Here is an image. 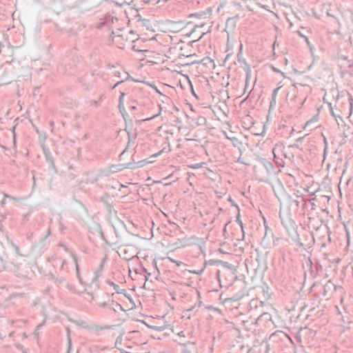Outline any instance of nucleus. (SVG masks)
Here are the masks:
<instances>
[{"label": "nucleus", "mask_w": 353, "mask_h": 353, "mask_svg": "<svg viewBox=\"0 0 353 353\" xmlns=\"http://www.w3.org/2000/svg\"><path fill=\"white\" fill-rule=\"evenodd\" d=\"M138 35L133 31L125 30H118L117 32H112L110 34L112 42L121 49L131 46L134 51L141 52L143 50L136 48V45L133 44L138 40Z\"/></svg>", "instance_id": "obj_1"}, {"label": "nucleus", "mask_w": 353, "mask_h": 353, "mask_svg": "<svg viewBox=\"0 0 353 353\" xmlns=\"http://www.w3.org/2000/svg\"><path fill=\"white\" fill-rule=\"evenodd\" d=\"M96 305L99 307H108V310L110 312V316H114L115 314L119 311H124L122 305L113 300H111L108 302L99 301L96 303Z\"/></svg>", "instance_id": "obj_2"}, {"label": "nucleus", "mask_w": 353, "mask_h": 353, "mask_svg": "<svg viewBox=\"0 0 353 353\" xmlns=\"http://www.w3.org/2000/svg\"><path fill=\"white\" fill-rule=\"evenodd\" d=\"M241 48L242 46H241V49L239 52L237 54V61L240 64V67L243 69V70L245 72V76H246V85H249L250 79H251V68L250 67V65L247 63L245 59L243 57L241 54Z\"/></svg>", "instance_id": "obj_3"}, {"label": "nucleus", "mask_w": 353, "mask_h": 353, "mask_svg": "<svg viewBox=\"0 0 353 353\" xmlns=\"http://www.w3.org/2000/svg\"><path fill=\"white\" fill-rule=\"evenodd\" d=\"M255 323L259 326L270 327L274 324V322L270 313L263 312L255 320Z\"/></svg>", "instance_id": "obj_4"}, {"label": "nucleus", "mask_w": 353, "mask_h": 353, "mask_svg": "<svg viewBox=\"0 0 353 353\" xmlns=\"http://www.w3.org/2000/svg\"><path fill=\"white\" fill-rule=\"evenodd\" d=\"M148 162L146 159L141 160L137 162H130L127 164H120L119 165H112L113 168L119 167L117 170L121 171L123 169L134 170L136 168H142Z\"/></svg>", "instance_id": "obj_5"}, {"label": "nucleus", "mask_w": 353, "mask_h": 353, "mask_svg": "<svg viewBox=\"0 0 353 353\" xmlns=\"http://www.w3.org/2000/svg\"><path fill=\"white\" fill-rule=\"evenodd\" d=\"M19 269V265L15 264L12 261H6L0 256V272L2 270H8L17 273Z\"/></svg>", "instance_id": "obj_6"}, {"label": "nucleus", "mask_w": 353, "mask_h": 353, "mask_svg": "<svg viewBox=\"0 0 353 353\" xmlns=\"http://www.w3.org/2000/svg\"><path fill=\"white\" fill-rule=\"evenodd\" d=\"M253 346L254 347H259L258 353H268L270 350V345L266 339H263L261 342L256 340Z\"/></svg>", "instance_id": "obj_7"}, {"label": "nucleus", "mask_w": 353, "mask_h": 353, "mask_svg": "<svg viewBox=\"0 0 353 353\" xmlns=\"http://www.w3.org/2000/svg\"><path fill=\"white\" fill-rule=\"evenodd\" d=\"M12 82V79L9 76L8 72L2 67L0 68V87L7 85Z\"/></svg>", "instance_id": "obj_8"}, {"label": "nucleus", "mask_w": 353, "mask_h": 353, "mask_svg": "<svg viewBox=\"0 0 353 353\" xmlns=\"http://www.w3.org/2000/svg\"><path fill=\"white\" fill-rule=\"evenodd\" d=\"M41 147H42L43 154H44L46 161L50 163L52 169L53 170H54L55 172H57V168H56V166L54 164V159H53L51 152H50L48 148H47L46 147V145L44 144H42Z\"/></svg>", "instance_id": "obj_9"}, {"label": "nucleus", "mask_w": 353, "mask_h": 353, "mask_svg": "<svg viewBox=\"0 0 353 353\" xmlns=\"http://www.w3.org/2000/svg\"><path fill=\"white\" fill-rule=\"evenodd\" d=\"M239 19V15H236L232 17H229L226 21L225 30H228L229 31L232 32L236 28V25Z\"/></svg>", "instance_id": "obj_10"}, {"label": "nucleus", "mask_w": 353, "mask_h": 353, "mask_svg": "<svg viewBox=\"0 0 353 353\" xmlns=\"http://www.w3.org/2000/svg\"><path fill=\"white\" fill-rule=\"evenodd\" d=\"M339 61L341 63V68H344L345 72H350L347 69H351L353 67V61L347 60L345 57H340Z\"/></svg>", "instance_id": "obj_11"}, {"label": "nucleus", "mask_w": 353, "mask_h": 353, "mask_svg": "<svg viewBox=\"0 0 353 353\" xmlns=\"http://www.w3.org/2000/svg\"><path fill=\"white\" fill-rule=\"evenodd\" d=\"M301 202L303 203V206L306 205L305 201L303 198L301 199V201L293 199H289L288 201V205L295 210L298 209Z\"/></svg>", "instance_id": "obj_12"}, {"label": "nucleus", "mask_w": 353, "mask_h": 353, "mask_svg": "<svg viewBox=\"0 0 353 353\" xmlns=\"http://www.w3.org/2000/svg\"><path fill=\"white\" fill-rule=\"evenodd\" d=\"M104 259L101 262L99 268L94 272V277L92 280L93 282L97 283L99 280V278L101 276L102 272L103 271V267H104Z\"/></svg>", "instance_id": "obj_13"}, {"label": "nucleus", "mask_w": 353, "mask_h": 353, "mask_svg": "<svg viewBox=\"0 0 353 353\" xmlns=\"http://www.w3.org/2000/svg\"><path fill=\"white\" fill-rule=\"evenodd\" d=\"M279 89H280V88H276L272 92V98H271V101L270 103V110L274 109L276 107V95H277V93H278V91Z\"/></svg>", "instance_id": "obj_14"}, {"label": "nucleus", "mask_w": 353, "mask_h": 353, "mask_svg": "<svg viewBox=\"0 0 353 353\" xmlns=\"http://www.w3.org/2000/svg\"><path fill=\"white\" fill-rule=\"evenodd\" d=\"M276 337H279L281 339H283V338H288V339L290 340V336L286 333H285L283 331H280V330H277L275 332H274L273 334H272L270 336L269 339H274Z\"/></svg>", "instance_id": "obj_15"}, {"label": "nucleus", "mask_w": 353, "mask_h": 353, "mask_svg": "<svg viewBox=\"0 0 353 353\" xmlns=\"http://www.w3.org/2000/svg\"><path fill=\"white\" fill-rule=\"evenodd\" d=\"M219 264H223L225 266H227L228 263V262H223L221 260H209L206 261L204 263V268H205L207 265H219Z\"/></svg>", "instance_id": "obj_16"}, {"label": "nucleus", "mask_w": 353, "mask_h": 353, "mask_svg": "<svg viewBox=\"0 0 353 353\" xmlns=\"http://www.w3.org/2000/svg\"><path fill=\"white\" fill-rule=\"evenodd\" d=\"M329 106H330V112L331 115L335 119L337 123L339 124L338 119H339L341 121H343L342 116L339 114V112H335L334 110V108L332 107L331 103H329Z\"/></svg>", "instance_id": "obj_17"}, {"label": "nucleus", "mask_w": 353, "mask_h": 353, "mask_svg": "<svg viewBox=\"0 0 353 353\" xmlns=\"http://www.w3.org/2000/svg\"><path fill=\"white\" fill-rule=\"evenodd\" d=\"M72 259L75 263V267H76V271H77V276L79 280V282L81 283V284H83V282L80 276V274H79V264H78V261H77V257L75 254H72Z\"/></svg>", "instance_id": "obj_18"}, {"label": "nucleus", "mask_w": 353, "mask_h": 353, "mask_svg": "<svg viewBox=\"0 0 353 353\" xmlns=\"http://www.w3.org/2000/svg\"><path fill=\"white\" fill-rule=\"evenodd\" d=\"M105 209L108 212V213L110 214V215H114L116 216L117 215V211L114 210L113 205L108 203V202H105Z\"/></svg>", "instance_id": "obj_19"}, {"label": "nucleus", "mask_w": 353, "mask_h": 353, "mask_svg": "<svg viewBox=\"0 0 353 353\" xmlns=\"http://www.w3.org/2000/svg\"><path fill=\"white\" fill-rule=\"evenodd\" d=\"M87 329L88 330H92L95 332H100V331H102L104 329H108L110 328L109 326H104V327H102V326H100V325H88L86 327Z\"/></svg>", "instance_id": "obj_20"}, {"label": "nucleus", "mask_w": 353, "mask_h": 353, "mask_svg": "<svg viewBox=\"0 0 353 353\" xmlns=\"http://www.w3.org/2000/svg\"><path fill=\"white\" fill-rule=\"evenodd\" d=\"M209 14V12L201 11L190 14V17H196L198 18H206V16Z\"/></svg>", "instance_id": "obj_21"}, {"label": "nucleus", "mask_w": 353, "mask_h": 353, "mask_svg": "<svg viewBox=\"0 0 353 353\" xmlns=\"http://www.w3.org/2000/svg\"><path fill=\"white\" fill-rule=\"evenodd\" d=\"M107 283L110 285H112L113 286L114 290L119 293V294H122L123 292H125V290H120L119 288V285L114 283V282L112 281H108Z\"/></svg>", "instance_id": "obj_22"}, {"label": "nucleus", "mask_w": 353, "mask_h": 353, "mask_svg": "<svg viewBox=\"0 0 353 353\" xmlns=\"http://www.w3.org/2000/svg\"><path fill=\"white\" fill-rule=\"evenodd\" d=\"M250 349L248 346H244L241 345L239 346V350H236V352L235 353H250Z\"/></svg>", "instance_id": "obj_23"}, {"label": "nucleus", "mask_w": 353, "mask_h": 353, "mask_svg": "<svg viewBox=\"0 0 353 353\" xmlns=\"http://www.w3.org/2000/svg\"><path fill=\"white\" fill-rule=\"evenodd\" d=\"M60 270L64 273L68 272V265L65 260H63L60 267Z\"/></svg>", "instance_id": "obj_24"}, {"label": "nucleus", "mask_w": 353, "mask_h": 353, "mask_svg": "<svg viewBox=\"0 0 353 353\" xmlns=\"http://www.w3.org/2000/svg\"><path fill=\"white\" fill-rule=\"evenodd\" d=\"M67 288L73 294H79V292L73 284L68 283Z\"/></svg>", "instance_id": "obj_25"}, {"label": "nucleus", "mask_w": 353, "mask_h": 353, "mask_svg": "<svg viewBox=\"0 0 353 353\" xmlns=\"http://www.w3.org/2000/svg\"><path fill=\"white\" fill-rule=\"evenodd\" d=\"M85 294L84 299L89 302H92L94 297L92 293L90 292H83Z\"/></svg>", "instance_id": "obj_26"}, {"label": "nucleus", "mask_w": 353, "mask_h": 353, "mask_svg": "<svg viewBox=\"0 0 353 353\" xmlns=\"http://www.w3.org/2000/svg\"><path fill=\"white\" fill-rule=\"evenodd\" d=\"M125 95V94L123 92H121V94H120V97H119V105H118V107L121 106V108H123V105H123V99H124Z\"/></svg>", "instance_id": "obj_27"}, {"label": "nucleus", "mask_w": 353, "mask_h": 353, "mask_svg": "<svg viewBox=\"0 0 353 353\" xmlns=\"http://www.w3.org/2000/svg\"><path fill=\"white\" fill-rule=\"evenodd\" d=\"M150 327L156 331H163L168 327V325H164L162 326H151Z\"/></svg>", "instance_id": "obj_28"}, {"label": "nucleus", "mask_w": 353, "mask_h": 353, "mask_svg": "<svg viewBox=\"0 0 353 353\" xmlns=\"http://www.w3.org/2000/svg\"><path fill=\"white\" fill-rule=\"evenodd\" d=\"M296 245L300 248H304V244L301 241L299 235L296 234V238L294 239Z\"/></svg>", "instance_id": "obj_29"}, {"label": "nucleus", "mask_w": 353, "mask_h": 353, "mask_svg": "<svg viewBox=\"0 0 353 353\" xmlns=\"http://www.w3.org/2000/svg\"><path fill=\"white\" fill-rule=\"evenodd\" d=\"M4 198H8V199H10L14 201H16V202H18V201H21V199L20 198H18V197H14V196H10L6 193H4Z\"/></svg>", "instance_id": "obj_30"}, {"label": "nucleus", "mask_w": 353, "mask_h": 353, "mask_svg": "<svg viewBox=\"0 0 353 353\" xmlns=\"http://www.w3.org/2000/svg\"><path fill=\"white\" fill-rule=\"evenodd\" d=\"M102 99V96H100L98 100L90 101V103L92 106H98L99 101Z\"/></svg>", "instance_id": "obj_31"}, {"label": "nucleus", "mask_w": 353, "mask_h": 353, "mask_svg": "<svg viewBox=\"0 0 353 353\" xmlns=\"http://www.w3.org/2000/svg\"><path fill=\"white\" fill-rule=\"evenodd\" d=\"M65 280V276H56L55 280L54 281L57 283H62Z\"/></svg>", "instance_id": "obj_32"}, {"label": "nucleus", "mask_w": 353, "mask_h": 353, "mask_svg": "<svg viewBox=\"0 0 353 353\" xmlns=\"http://www.w3.org/2000/svg\"><path fill=\"white\" fill-rule=\"evenodd\" d=\"M318 120V115H315L314 117H313V118H312L311 119H310L309 121H307L305 123V126H307L309 125L312 122H315Z\"/></svg>", "instance_id": "obj_33"}, {"label": "nucleus", "mask_w": 353, "mask_h": 353, "mask_svg": "<svg viewBox=\"0 0 353 353\" xmlns=\"http://www.w3.org/2000/svg\"><path fill=\"white\" fill-rule=\"evenodd\" d=\"M118 108L119 109V111H120L121 114H122V116L125 119V115H127V112H126V110L125 109L124 105H123V108H121V106L118 107Z\"/></svg>", "instance_id": "obj_34"}, {"label": "nucleus", "mask_w": 353, "mask_h": 353, "mask_svg": "<svg viewBox=\"0 0 353 353\" xmlns=\"http://www.w3.org/2000/svg\"><path fill=\"white\" fill-rule=\"evenodd\" d=\"M169 260L170 261H172V263H174L178 267L181 266L182 264H183V263L182 261H176L174 259H172L170 257H168Z\"/></svg>", "instance_id": "obj_35"}, {"label": "nucleus", "mask_w": 353, "mask_h": 353, "mask_svg": "<svg viewBox=\"0 0 353 353\" xmlns=\"http://www.w3.org/2000/svg\"><path fill=\"white\" fill-rule=\"evenodd\" d=\"M264 165L265 166L266 169H268L269 168L272 169L274 167L272 163L269 161H265Z\"/></svg>", "instance_id": "obj_36"}, {"label": "nucleus", "mask_w": 353, "mask_h": 353, "mask_svg": "<svg viewBox=\"0 0 353 353\" xmlns=\"http://www.w3.org/2000/svg\"><path fill=\"white\" fill-rule=\"evenodd\" d=\"M244 295H245V293H244V292L241 293V294H235V295H234V299H235L236 300L240 299H241L242 297H243V296H244Z\"/></svg>", "instance_id": "obj_37"}, {"label": "nucleus", "mask_w": 353, "mask_h": 353, "mask_svg": "<svg viewBox=\"0 0 353 353\" xmlns=\"http://www.w3.org/2000/svg\"><path fill=\"white\" fill-rule=\"evenodd\" d=\"M13 247H14V250H15L16 253H17L18 255H19V256H22V254H21V252H20L19 248L17 245H14V244H13Z\"/></svg>", "instance_id": "obj_38"}, {"label": "nucleus", "mask_w": 353, "mask_h": 353, "mask_svg": "<svg viewBox=\"0 0 353 353\" xmlns=\"http://www.w3.org/2000/svg\"><path fill=\"white\" fill-rule=\"evenodd\" d=\"M282 240V239L281 238H275L273 239V245H279V242Z\"/></svg>", "instance_id": "obj_39"}, {"label": "nucleus", "mask_w": 353, "mask_h": 353, "mask_svg": "<svg viewBox=\"0 0 353 353\" xmlns=\"http://www.w3.org/2000/svg\"><path fill=\"white\" fill-rule=\"evenodd\" d=\"M47 276H48V279L53 280V281H54L55 278H56V276L53 274H48L47 275Z\"/></svg>", "instance_id": "obj_40"}, {"label": "nucleus", "mask_w": 353, "mask_h": 353, "mask_svg": "<svg viewBox=\"0 0 353 353\" xmlns=\"http://www.w3.org/2000/svg\"><path fill=\"white\" fill-rule=\"evenodd\" d=\"M204 269H205V268L203 267V268H202L201 270H200L193 271L192 272H193V273H195V274H196L200 275V274H201L203 273V272L204 271Z\"/></svg>", "instance_id": "obj_41"}, {"label": "nucleus", "mask_w": 353, "mask_h": 353, "mask_svg": "<svg viewBox=\"0 0 353 353\" xmlns=\"http://www.w3.org/2000/svg\"><path fill=\"white\" fill-rule=\"evenodd\" d=\"M144 272L147 273V275L145 276V280H148L149 276H150V273H148L147 270L145 268H143Z\"/></svg>", "instance_id": "obj_42"}, {"label": "nucleus", "mask_w": 353, "mask_h": 353, "mask_svg": "<svg viewBox=\"0 0 353 353\" xmlns=\"http://www.w3.org/2000/svg\"><path fill=\"white\" fill-rule=\"evenodd\" d=\"M236 222L239 224V225L241 226V228L243 229V223L242 221L240 220L239 217L237 216L236 218Z\"/></svg>", "instance_id": "obj_43"}, {"label": "nucleus", "mask_w": 353, "mask_h": 353, "mask_svg": "<svg viewBox=\"0 0 353 353\" xmlns=\"http://www.w3.org/2000/svg\"><path fill=\"white\" fill-rule=\"evenodd\" d=\"M122 83H123V81H118L117 83H115L113 87L112 88V89H114L116 87H117L119 85L121 84Z\"/></svg>", "instance_id": "obj_44"}, {"label": "nucleus", "mask_w": 353, "mask_h": 353, "mask_svg": "<svg viewBox=\"0 0 353 353\" xmlns=\"http://www.w3.org/2000/svg\"><path fill=\"white\" fill-rule=\"evenodd\" d=\"M250 96H251V97H253V89L249 92V94L247 96L245 100H247Z\"/></svg>", "instance_id": "obj_45"}, {"label": "nucleus", "mask_w": 353, "mask_h": 353, "mask_svg": "<svg viewBox=\"0 0 353 353\" xmlns=\"http://www.w3.org/2000/svg\"><path fill=\"white\" fill-rule=\"evenodd\" d=\"M129 110H130V111H134V110H137V106H135V105H130V106H129Z\"/></svg>", "instance_id": "obj_46"}, {"label": "nucleus", "mask_w": 353, "mask_h": 353, "mask_svg": "<svg viewBox=\"0 0 353 353\" xmlns=\"http://www.w3.org/2000/svg\"><path fill=\"white\" fill-rule=\"evenodd\" d=\"M6 198H4V197H3V200L1 201V206H2V207H3V206H4V205L6 204Z\"/></svg>", "instance_id": "obj_47"}, {"label": "nucleus", "mask_w": 353, "mask_h": 353, "mask_svg": "<svg viewBox=\"0 0 353 353\" xmlns=\"http://www.w3.org/2000/svg\"><path fill=\"white\" fill-rule=\"evenodd\" d=\"M71 347V339L70 336H68V349L70 350Z\"/></svg>", "instance_id": "obj_48"}, {"label": "nucleus", "mask_w": 353, "mask_h": 353, "mask_svg": "<svg viewBox=\"0 0 353 353\" xmlns=\"http://www.w3.org/2000/svg\"><path fill=\"white\" fill-rule=\"evenodd\" d=\"M314 200H315V198H313V199L309 200L310 203L312 204V206L314 205Z\"/></svg>", "instance_id": "obj_49"}, {"label": "nucleus", "mask_w": 353, "mask_h": 353, "mask_svg": "<svg viewBox=\"0 0 353 353\" xmlns=\"http://www.w3.org/2000/svg\"><path fill=\"white\" fill-rule=\"evenodd\" d=\"M323 140H324V143L325 144V152L326 150H327V139H326V138L325 137H324Z\"/></svg>", "instance_id": "obj_50"}, {"label": "nucleus", "mask_w": 353, "mask_h": 353, "mask_svg": "<svg viewBox=\"0 0 353 353\" xmlns=\"http://www.w3.org/2000/svg\"><path fill=\"white\" fill-rule=\"evenodd\" d=\"M92 350H93V351H94V352H98V351H99V350H98V347H97V346H93V347H92Z\"/></svg>", "instance_id": "obj_51"}, {"label": "nucleus", "mask_w": 353, "mask_h": 353, "mask_svg": "<svg viewBox=\"0 0 353 353\" xmlns=\"http://www.w3.org/2000/svg\"><path fill=\"white\" fill-rule=\"evenodd\" d=\"M155 116L151 117L150 118L143 119V121H150Z\"/></svg>", "instance_id": "obj_52"}, {"label": "nucleus", "mask_w": 353, "mask_h": 353, "mask_svg": "<svg viewBox=\"0 0 353 353\" xmlns=\"http://www.w3.org/2000/svg\"><path fill=\"white\" fill-rule=\"evenodd\" d=\"M228 200H229V201H230V203H232V205H236L234 203V201L231 198H229Z\"/></svg>", "instance_id": "obj_53"}, {"label": "nucleus", "mask_w": 353, "mask_h": 353, "mask_svg": "<svg viewBox=\"0 0 353 353\" xmlns=\"http://www.w3.org/2000/svg\"><path fill=\"white\" fill-rule=\"evenodd\" d=\"M248 85H246V81L245 82V88H244V92H247V90H248Z\"/></svg>", "instance_id": "obj_54"}, {"label": "nucleus", "mask_w": 353, "mask_h": 353, "mask_svg": "<svg viewBox=\"0 0 353 353\" xmlns=\"http://www.w3.org/2000/svg\"><path fill=\"white\" fill-rule=\"evenodd\" d=\"M104 309L106 310V313L110 316V312L108 310V307H103Z\"/></svg>", "instance_id": "obj_55"}, {"label": "nucleus", "mask_w": 353, "mask_h": 353, "mask_svg": "<svg viewBox=\"0 0 353 353\" xmlns=\"http://www.w3.org/2000/svg\"><path fill=\"white\" fill-rule=\"evenodd\" d=\"M49 123H50V126H51V127H54V121H50L49 122Z\"/></svg>", "instance_id": "obj_56"}, {"label": "nucleus", "mask_w": 353, "mask_h": 353, "mask_svg": "<svg viewBox=\"0 0 353 353\" xmlns=\"http://www.w3.org/2000/svg\"><path fill=\"white\" fill-rule=\"evenodd\" d=\"M349 101H350V105L352 107V101H353V99L352 98H350V99H349Z\"/></svg>", "instance_id": "obj_57"}, {"label": "nucleus", "mask_w": 353, "mask_h": 353, "mask_svg": "<svg viewBox=\"0 0 353 353\" xmlns=\"http://www.w3.org/2000/svg\"><path fill=\"white\" fill-rule=\"evenodd\" d=\"M179 335L180 336H185V335H184V334H183V332H181L179 334Z\"/></svg>", "instance_id": "obj_58"}, {"label": "nucleus", "mask_w": 353, "mask_h": 353, "mask_svg": "<svg viewBox=\"0 0 353 353\" xmlns=\"http://www.w3.org/2000/svg\"><path fill=\"white\" fill-rule=\"evenodd\" d=\"M200 167H201V165L197 164L196 166H194L193 168H200Z\"/></svg>", "instance_id": "obj_59"}, {"label": "nucleus", "mask_w": 353, "mask_h": 353, "mask_svg": "<svg viewBox=\"0 0 353 353\" xmlns=\"http://www.w3.org/2000/svg\"><path fill=\"white\" fill-rule=\"evenodd\" d=\"M219 273H220V271H219V270H217V272H216L217 276H219Z\"/></svg>", "instance_id": "obj_60"}, {"label": "nucleus", "mask_w": 353, "mask_h": 353, "mask_svg": "<svg viewBox=\"0 0 353 353\" xmlns=\"http://www.w3.org/2000/svg\"><path fill=\"white\" fill-rule=\"evenodd\" d=\"M27 217H28V214L24 215V219H24V220H25V219H27Z\"/></svg>", "instance_id": "obj_61"}, {"label": "nucleus", "mask_w": 353, "mask_h": 353, "mask_svg": "<svg viewBox=\"0 0 353 353\" xmlns=\"http://www.w3.org/2000/svg\"><path fill=\"white\" fill-rule=\"evenodd\" d=\"M50 234V229H48V234Z\"/></svg>", "instance_id": "obj_62"}, {"label": "nucleus", "mask_w": 353, "mask_h": 353, "mask_svg": "<svg viewBox=\"0 0 353 353\" xmlns=\"http://www.w3.org/2000/svg\"><path fill=\"white\" fill-rule=\"evenodd\" d=\"M305 37V41L308 43V39H307V38L306 37Z\"/></svg>", "instance_id": "obj_63"}, {"label": "nucleus", "mask_w": 353, "mask_h": 353, "mask_svg": "<svg viewBox=\"0 0 353 353\" xmlns=\"http://www.w3.org/2000/svg\"><path fill=\"white\" fill-rule=\"evenodd\" d=\"M24 353H26V352H25Z\"/></svg>", "instance_id": "obj_64"}]
</instances>
